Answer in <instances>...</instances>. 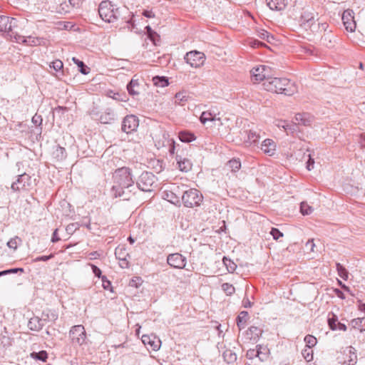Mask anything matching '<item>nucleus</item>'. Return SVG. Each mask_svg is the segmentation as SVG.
<instances>
[{
  "label": "nucleus",
  "instance_id": "23",
  "mask_svg": "<svg viewBox=\"0 0 365 365\" xmlns=\"http://www.w3.org/2000/svg\"><path fill=\"white\" fill-rule=\"evenodd\" d=\"M266 2L272 10L282 11L287 6V0H266Z\"/></svg>",
  "mask_w": 365,
  "mask_h": 365
},
{
  "label": "nucleus",
  "instance_id": "34",
  "mask_svg": "<svg viewBox=\"0 0 365 365\" xmlns=\"http://www.w3.org/2000/svg\"><path fill=\"white\" fill-rule=\"evenodd\" d=\"M274 125L279 128H282L287 133L292 130V125H290L287 120L276 119L274 120Z\"/></svg>",
  "mask_w": 365,
  "mask_h": 365
},
{
  "label": "nucleus",
  "instance_id": "44",
  "mask_svg": "<svg viewBox=\"0 0 365 365\" xmlns=\"http://www.w3.org/2000/svg\"><path fill=\"white\" fill-rule=\"evenodd\" d=\"M302 354L307 361H311L313 359V351L310 347L306 346V348L302 350Z\"/></svg>",
  "mask_w": 365,
  "mask_h": 365
},
{
  "label": "nucleus",
  "instance_id": "47",
  "mask_svg": "<svg viewBox=\"0 0 365 365\" xmlns=\"http://www.w3.org/2000/svg\"><path fill=\"white\" fill-rule=\"evenodd\" d=\"M304 342L306 343V346L312 348L317 344V339L312 335H307L304 337Z\"/></svg>",
  "mask_w": 365,
  "mask_h": 365
},
{
  "label": "nucleus",
  "instance_id": "6",
  "mask_svg": "<svg viewBox=\"0 0 365 365\" xmlns=\"http://www.w3.org/2000/svg\"><path fill=\"white\" fill-rule=\"evenodd\" d=\"M203 197L199 190L191 188L184 192L182 196L183 205L187 207L199 206L202 202Z\"/></svg>",
  "mask_w": 365,
  "mask_h": 365
},
{
  "label": "nucleus",
  "instance_id": "42",
  "mask_svg": "<svg viewBox=\"0 0 365 365\" xmlns=\"http://www.w3.org/2000/svg\"><path fill=\"white\" fill-rule=\"evenodd\" d=\"M164 197L174 205L180 202L179 197L173 192H165Z\"/></svg>",
  "mask_w": 365,
  "mask_h": 365
},
{
  "label": "nucleus",
  "instance_id": "15",
  "mask_svg": "<svg viewBox=\"0 0 365 365\" xmlns=\"http://www.w3.org/2000/svg\"><path fill=\"white\" fill-rule=\"evenodd\" d=\"M344 26L347 31L354 32L356 27L354 20V11L351 9L345 10L341 16Z\"/></svg>",
  "mask_w": 365,
  "mask_h": 365
},
{
  "label": "nucleus",
  "instance_id": "16",
  "mask_svg": "<svg viewBox=\"0 0 365 365\" xmlns=\"http://www.w3.org/2000/svg\"><path fill=\"white\" fill-rule=\"evenodd\" d=\"M167 263L173 268L182 269L186 265V258L179 253L170 254Z\"/></svg>",
  "mask_w": 365,
  "mask_h": 365
},
{
  "label": "nucleus",
  "instance_id": "48",
  "mask_svg": "<svg viewBox=\"0 0 365 365\" xmlns=\"http://www.w3.org/2000/svg\"><path fill=\"white\" fill-rule=\"evenodd\" d=\"M73 61L80 68V71L83 74H87L88 73V68L86 66L84 63L78 58L73 57L72 58Z\"/></svg>",
  "mask_w": 365,
  "mask_h": 365
},
{
  "label": "nucleus",
  "instance_id": "52",
  "mask_svg": "<svg viewBox=\"0 0 365 365\" xmlns=\"http://www.w3.org/2000/svg\"><path fill=\"white\" fill-rule=\"evenodd\" d=\"M329 326L330 327L331 329L335 330L337 329V319L336 316L333 315L331 318H329L328 319Z\"/></svg>",
  "mask_w": 365,
  "mask_h": 365
},
{
  "label": "nucleus",
  "instance_id": "63",
  "mask_svg": "<svg viewBox=\"0 0 365 365\" xmlns=\"http://www.w3.org/2000/svg\"><path fill=\"white\" fill-rule=\"evenodd\" d=\"M335 294L340 299H344L346 298L344 294L339 289H335L334 290Z\"/></svg>",
  "mask_w": 365,
  "mask_h": 365
},
{
  "label": "nucleus",
  "instance_id": "37",
  "mask_svg": "<svg viewBox=\"0 0 365 365\" xmlns=\"http://www.w3.org/2000/svg\"><path fill=\"white\" fill-rule=\"evenodd\" d=\"M115 255L118 259H123L124 261L129 256L125 248L123 247H118L115 250Z\"/></svg>",
  "mask_w": 365,
  "mask_h": 365
},
{
  "label": "nucleus",
  "instance_id": "25",
  "mask_svg": "<svg viewBox=\"0 0 365 365\" xmlns=\"http://www.w3.org/2000/svg\"><path fill=\"white\" fill-rule=\"evenodd\" d=\"M178 138L183 143H190L196 139L195 134L187 130L180 131Z\"/></svg>",
  "mask_w": 365,
  "mask_h": 365
},
{
  "label": "nucleus",
  "instance_id": "64",
  "mask_svg": "<svg viewBox=\"0 0 365 365\" xmlns=\"http://www.w3.org/2000/svg\"><path fill=\"white\" fill-rule=\"evenodd\" d=\"M60 240V238L58 236V229H56L53 233L51 242H56Z\"/></svg>",
  "mask_w": 365,
  "mask_h": 365
},
{
  "label": "nucleus",
  "instance_id": "57",
  "mask_svg": "<svg viewBox=\"0 0 365 365\" xmlns=\"http://www.w3.org/2000/svg\"><path fill=\"white\" fill-rule=\"evenodd\" d=\"M18 272H24V269H22V268H14V269H11L2 271V272H0V276L4 275V274H11V273H17Z\"/></svg>",
  "mask_w": 365,
  "mask_h": 365
},
{
  "label": "nucleus",
  "instance_id": "54",
  "mask_svg": "<svg viewBox=\"0 0 365 365\" xmlns=\"http://www.w3.org/2000/svg\"><path fill=\"white\" fill-rule=\"evenodd\" d=\"M270 234L272 235V236L273 237V238L276 240H277L278 239H279L280 237H282L283 236V234L282 232H281L277 228H272L271 231H270Z\"/></svg>",
  "mask_w": 365,
  "mask_h": 365
},
{
  "label": "nucleus",
  "instance_id": "12",
  "mask_svg": "<svg viewBox=\"0 0 365 365\" xmlns=\"http://www.w3.org/2000/svg\"><path fill=\"white\" fill-rule=\"evenodd\" d=\"M314 18L315 16L312 8H304L299 19L300 26L306 30H312V27L315 24Z\"/></svg>",
  "mask_w": 365,
  "mask_h": 365
},
{
  "label": "nucleus",
  "instance_id": "60",
  "mask_svg": "<svg viewBox=\"0 0 365 365\" xmlns=\"http://www.w3.org/2000/svg\"><path fill=\"white\" fill-rule=\"evenodd\" d=\"M168 143H169V153L171 155H173L175 153V140L173 139H170L168 140Z\"/></svg>",
  "mask_w": 365,
  "mask_h": 365
},
{
  "label": "nucleus",
  "instance_id": "8",
  "mask_svg": "<svg viewBox=\"0 0 365 365\" xmlns=\"http://www.w3.org/2000/svg\"><path fill=\"white\" fill-rule=\"evenodd\" d=\"M184 59L192 68H200L205 64L206 56L204 53L194 50L187 52Z\"/></svg>",
  "mask_w": 365,
  "mask_h": 365
},
{
  "label": "nucleus",
  "instance_id": "3",
  "mask_svg": "<svg viewBox=\"0 0 365 365\" xmlns=\"http://www.w3.org/2000/svg\"><path fill=\"white\" fill-rule=\"evenodd\" d=\"M260 138V135L256 130L243 128L236 137V142L239 145H242L245 147H250L258 143Z\"/></svg>",
  "mask_w": 365,
  "mask_h": 365
},
{
  "label": "nucleus",
  "instance_id": "31",
  "mask_svg": "<svg viewBox=\"0 0 365 365\" xmlns=\"http://www.w3.org/2000/svg\"><path fill=\"white\" fill-rule=\"evenodd\" d=\"M227 167L232 172H237L241 168V162L239 159H232L227 162Z\"/></svg>",
  "mask_w": 365,
  "mask_h": 365
},
{
  "label": "nucleus",
  "instance_id": "39",
  "mask_svg": "<svg viewBox=\"0 0 365 365\" xmlns=\"http://www.w3.org/2000/svg\"><path fill=\"white\" fill-rule=\"evenodd\" d=\"M222 262L229 272H233L236 269L237 265L231 259L224 257Z\"/></svg>",
  "mask_w": 365,
  "mask_h": 365
},
{
  "label": "nucleus",
  "instance_id": "29",
  "mask_svg": "<svg viewBox=\"0 0 365 365\" xmlns=\"http://www.w3.org/2000/svg\"><path fill=\"white\" fill-rule=\"evenodd\" d=\"M249 318V314L247 312H241L237 318V325L240 329H244L247 321Z\"/></svg>",
  "mask_w": 365,
  "mask_h": 365
},
{
  "label": "nucleus",
  "instance_id": "5",
  "mask_svg": "<svg viewBox=\"0 0 365 365\" xmlns=\"http://www.w3.org/2000/svg\"><path fill=\"white\" fill-rule=\"evenodd\" d=\"M98 14L106 22H113L117 19L118 9L109 1H102L98 6Z\"/></svg>",
  "mask_w": 365,
  "mask_h": 365
},
{
  "label": "nucleus",
  "instance_id": "27",
  "mask_svg": "<svg viewBox=\"0 0 365 365\" xmlns=\"http://www.w3.org/2000/svg\"><path fill=\"white\" fill-rule=\"evenodd\" d=\"M58 318V314L56 310L47 309L42 313V319L45 321L55 322Z\"/></svg>",
  "mask_w": 365,
  "mask_h": 365
},
{
  "label": "nucleus",
  "instance_id": "58",
  "mask_svg": "<svg viewBox=\"0 0 365 365\" xmlns=\"http://www.w3.org/2000/svg\"><path fill=\"white\" fill-rule=\"evenodd\" d=\"M78 224H76V223H71L69 225H67L66 227V231L69 234H71L73 233L75 230H76L77 229H78Z\"/></svg>",
  "mask_w": 365,
  "mask_h": 365
},
{
  "label": "nucleus",
  "instance_id": "18",
  "mask_svg": "<svg viewBox=\"0 0 365 365\" xmlns=\"http://www.w3.org/2000/svg\"><path fill=\"white\" fill-rule=\"evenodd\" d=\"M142 342L148 349H151L153 351L158 350L160 346V340L153 335H143Z\"/></svg>",
  "mask_w": 365,
  "mask_h": 365
},
{
  "label": "nucleus",
  "instance_id": "1",
  "mask_svg": "<svg viewBox=\"0 0 365 365\" xmlns=\"http://www.w3.org/2000/svg\"><path fill=\"white\" fill-rule=\"evenodd\" d=\"M264 90L274 93H283L292 96L297 91V86L286 78L271 77L262 83Z\"/></svg>",
  "mask_w": 365,
  "mask_h": 365
},
{
  "label": "nucleus",
  "instance_id": "14",
  "mask_svg": "<svg viewBox=\"0 0 365 365\" xmlns=\"http://www.w3.org/2000/svg\"><path fill=\"white\" fill-rule=\"evenodd\" d=\"M18 43H24L27 46H46L48 41L43 38L35 37V36H19L16 38Z\"/></svg>",
  "mask_w": 365,
  "mask_h": 365
},
{
  "label": "nucleus",
  "instance_id": "53",
  "mask_svg": "<svg viewBox=\"0 0 365 365\" xmlns=\"http://www.w3.org/2000/svg\"><path fill=\"white\" fill-rule=\"evenodd\" d=\"M145 29H146V32H147V34H148L149 38L152 41L155 42V36H158L157 34L155 31H153L149 26H147L145 27Z\"/></svg>",
  "mask_w": 365,
  "mask_h": 365
},
{
  "label": "nucleus",
  "instance_id": "21",
  "mask_svg": "<svg viewBox=\"0 0 365 365\" xmlns=\"http://www.w3.org/2000/svg\"><path fill=\"white\" fill-rule=\"evenodd\" d=\"M176 160L178 168L180 171L187 172L191 170L192 164L190 159L177 155Z\"/></svg>",
  "mask_w": 365,
  "mask_h": 365
},
{
  "label": "nucleus",
  "instance_id": "13",
  "mask_svg": "<svg viewBox=\"0 0 365 365\" xmlns=\"http://www.w3.org/2000/svg\"><path fill=\"white\" fill-rule=\"evenodd\" d=\"M139 125V120L134 115H126L122 122V130L126 133H130L136 130Z\"/></svg>",
  "mask_w": 365,
  "mask_h": 365
},
{
  "label": "nucleus",
  "instance_id": "11",
  "mask_svg": "<svg viewBox=\"0 0 365 365\" xmlns=\"http://www.w3.org/2000/svg\"><path fill=\"white\" fill-rule=\"evenodd\" d=\"M31 176L26 173L19 175L17 180L11 184V188L13 191H28L31 187Z\"/></svg>",
  "mask_w": 365,
  "mask_h": 365
},
{
  "label": "nucleus",
  "instance_id": "41",
  "mask_svg": "<svg viewBox=\"0 0 365 365\" xmlns=\"http://www.w3.org/2000/svg\"><path fill=\"white\" fill-rule=\"evenodd\" d=\"M22 240L20 237L16 236L11 238L8 242L7 246L14 250H16L18 246L21 243Z\"/></svg>",
  "mask_w": 365,
  "mask_h": 365
},
{
  "label": "nucleus",
  "instance_id": "38",
  "mask_svg": "<svg viewBox=\"0 0 365 365\" xmlns=\"http://www.w3.org/2000/svg\"><path fill=\"white\" fill-rule=\"evenodd\" d=\"M88 265L91 266L92 271H93V274H95V276L101 279L102 283H103V287L105 288L106 287V286H105L106 277L102 275L101 270L98 267H96V265H94L93 264L89 263Z\"/></svg>",
  "mask_w": 365,
  "mask_h": 365
},
{
  "label": "nucleus",
  "instance_id": "20",
  "mask_svg": "<svg viewBox=\"0 0 365 365\" xmlns=\"http://www.w3.org/2000/svg\"><path fill=\"white\" fill-rule=\"evenodd\" d=\"M190 99L191 96L189 92L185 90H181L175 93L174 104L175 106H184Z\"/></svg>",
  "mask_w": 365,
  "mask_h": 365
},
{
  "label": "nucleus",
  "instance_id": "36",
  "mask_svg": "<svg viewBox=\"0 0 365 365\" xmlns=\"http://www.w3.org/2000/svg\"><path fill=\"white\" fill-rule=\"evenodd\" d=\"M336 268L338 275L344 280H347L349 277V272L346 269L341 265L340 263L336 264Z\"/></svg>",
  "mask_w": 365,
  "mask_h": 365
},
{
  "label": "nucleus",
  "instance_id": "43",
  "mask_svg": "<svg viewBox=\"0 0 365 365\" xmlns=\"http://www.w3.org/2000/svg\"><path fill=\"white\" fill-rule=\"evenodd\" d=\"M222 291L226 294L227 296L232 295L235 292V287L230 283H223L221 286Z\"/></svg>",
  "mask_w": 365,
  "mask_h": 365
},
{
  "label": "nucleus",
  "instance_id": "55",
  "mask_svg": "<svg viewBox=\"0 0 365 365\" xmlns=\"http://www.w3.org/2000/svg\"><path fill=\"white\" fill-rule=\"evenodd\" d=\"M256 355H257V350H256V349H250L246 353L247 358L250 360L255 359Z\"/></svg>",
  "mask_w": 365,
  "mask_h": 365
},
{
  "label": "nucleus",
  "instance_id": "10",
  "mask_svg": "<svg viewBox=\"0 0 365 365\" xmlns=\"http://www.w3.org/2000/svg\"><path fill=\"white\" fill-rule=\"evenodd\" d=\"M155 175L149 172H143L139 177L136 184L140 190L150 192L154 187Z\"/></svg>",
  "mask_w": 365,
  "mask_h": 365
},
{
  "label": "nucleus",
  "instance_id": "32",
  "mask_svg": "<svg viewBox=\"0 0 365 365\" xmlns=\"http://www.w3.org/2000/svg\"><path fill=\"white\" fill-rule=\"evenodd\" d=\"M28 326L31 330L34 331H38L42 328L41 319L38 317L31 318L29 322Z\"/></svg>",
  "mask_w": 365,
  "mask_h": 365
},
{
  "label": "nucleus",
  "instance_id": "56",
  "mask_svg": "<svg viewBox=\"0 0 365 365\" xmlns=\"http://www.w3.org/2000/svg\"><path fill=\"white\" fill-rule=\"evenodd\" d=\"M74 26L71 22H59L58 27L59 29H63L65 30H71Z\"/></svg>",
  "mask_w": 365,
  "mask_h": 365
},
{
  "label": "nucleus",
  "instance_id": "30",
  "mask_svg": "<svg viewBox=\"0 0 365 365\" xmlns=\"http://www.w3.org/2000/svg\"><path fill=\"white\" fill-rule=\"evenodd\" d=\"M215 120V115L210 111H203L200 117V121L202 124H205L208 121H213Z\"/></svg>",
  "mask_w": 365,
  "mask_h": 365
},
{
  "label": "nucleus",
  "instance_id": "59",
  "mask_svg": "<svg viewBox=\"0 0 365 365\" xmlns=\"http://www.w3.org/2000/svg\"><path fill=\"white\" fill-rule=\"evenodd\" d=\"M314 160L312 158L311 155H309V159L307 162V169L311 170L314 168Z\"/></svg>",
  "mask_w": 365,
  "mask_h": 365
},
{
  "label": "nucleus",
  "instance_id": "24",
  "mask_svg": "<svg viewBox=\"0 0 365 365\" xmlns=\"http://www.w3.org/2000/svg\"><path fill=\"white\" fill-rule=\"evenodd\" d=\"M262 331L257 327H251L247 331L246 334L250 340L256 341L262 335Z\"/></svg>",
  "mask_w": 365,
  "mask_h": 365
},
{
  "label": "nucleus",
  "instance_id": "4",
  "mask_svg": "<svg viewBox=\"0 0 365 365\" xmlns=\"http://www.w3.org/2000/svg\"><path fill=\"white\" fill-rule=\"evenodd\" d=\"M69 339L73 346H81L87 343V334L83 325H74L69 330Z\"/></svg>",
  "mask_w": 365,
  "mask_h": 365
},
{
  "label": "nucleus",
  "instance_id": "50",
  "mask_svg": "<svg viewBox=\"0 0 365 365\" xmlns=\"http://www.w3.org/2000/svg\"><path fill=\"white\" fill-rule=\"evenodd\" d=\"M142 284V279L139 277H134L130 281V286L134 287H138Z\"/></svg>",
  "mask_w": 365,
  "mask_h": 365
},
{
  "label": "nucleus",
  "instance_id": "28",
  "mask_svg": "<svg viewBox=\"0 0 365 365\" xmlns=\"http://www.w3.org/2000/svg\"><path fill=\"white\" fill-rule=\"evenodd\" d=\"M139 82L136 79H132L127 86V89L130 95L136 96L139 94Z\"/></svg>",
  "mask_w": 365,
  "mask_h": 365
},
{
  "label": "nucleus",
  "instance_id": "40",
  "mask_svg": "<svg viewBox=\"0 0 365 365\" xmlns=\"http://www.w3.org/2000/svg\"><path fill=\"white\" fill-rule=\"evenodd\" d=\"M153 81L154 84L157 86L165 87L169 85L168 80L165 77L156 76L153 78Z\"/></svg>",
  "mask_w": 365,
  "mask_h": 365
},
{
  "label": "nucleus",
  "instance_id": "35",
  "mask_svg": "<svg viewBox=\"0 0 365 365\" xmlns=\"http://www.w3.org/2000/svg\"><path fill=\"white\" fill-rule=\"evenodd\" d=\"M31 357L35 360H39L42 361H46L48 359V353L46 351H41L39 352L31 353Z\"/></svg>",
  "mask_w": 365,
  "mask_h": 365
},
{
  "label": "nucleus",
  "instance_id": "26",
  "mask_svg": "<svg viewBox=\"0 0 365 365\" xmlns=\"http://www.w3.org/2000/svg\"><path fill=\"white\" fill-rule=\"evenodd\" d=\"M350 324L352 328L363 332L365 331V317L354 319L351 321Z\"/></svg>",
  "mask_w": 365,
  "mask_h": 365
},
{
  "label": "nucleus",
  "instance_id": "61",
  "mask_svg": "<svg viewBox=\"0 0 365 365\" xmlns=\"http://www.w3.org/2000/svg\"><path fill=\"white\" fill-rule=\"evenodd\" d=\"M41 122H42V118H41V115H35L32 118V123L34 124H35L36 125H40L41 123Z\"/></svg>",
  "mask_w": 365,
  "mask_h": 365
},
{
  "label": "nucleus",
  "instance_id": "9",
  "mask_svg": "<svg viewBox=\"0 0 365 365\" xmlns=\"http://www.w3.org/2000/svg\"><path fill=\"white\" fill-rule=\"evenodd\" d=\"M270 68L265 65L257 66L251 70L252 81L255 83H264L267 78H270Z\"/></svg>",
  "mask_w": 365,
  "mask_h": 365
},
{
  "label": "nucleus",
  "instance_id": "7",
  "mask_svg": "<svg viewBox=\"0 0 365 365\" xmlns=\"http://www.w3.org/2000/svg\"><path fill=\"white\" fill-rule=\"evenodd\" d=\"M341 365H355L357 362L356 350L351 346L345 348L336 358Z\"/></svg>",
  "mask_w": 365,
  "mask_h": 365
},
{
  "label": "nucleus",
  "instance_id": "22",
  "mask_svg": "<svg viewBox=\"0 0 365 365\" xmlns=\"http://www.w3.org/2000/svg\"><path fill=\"white\" fill-rule=\"evenodd\" d=\"M14 21H16V19L14 18L0 16V31L6 32L11 30Z\"/></svg>",
  "mask_w": 365,
  "mask_h": 365
},
{
  "label": "nucleus",
  "instance_id": "49",
  "mask_svg": "<svg viewBox=\"0 0 365 365\" xmlns=\"http://www.w3.org/2000/svg\"><path fill=\"white\" fill-rule=\"evenodd\" d=\"M257 36L259 38L267 40L268 42H270V39L274 38L272 36H270L269 34L264 29L259 30L257 31Z\"/></svg>",
  "mask_w": 365,
  "mask_h": 365
},
{
  "label": "nucleus",
  "instance_id": "46",
  "mask_svg": "<svg viewBox=\"0 0 365 365\" xmlns=\"http://www.w3.org/2000/svg\"><path fill=\"white\" fill-rule=\"evenodd\" d=\"M50 68H53L56 72H58L63 69V63L61 60L56 59L51 63Z\"/></svg>",
  "mask_w": 365,
  "mask_h": 365
},
{
  "label": "nucleus",
  "instance_id": "51",
  "mask_svg": "<svg viewBox=\"0 0 365 365\" xmlns=\"http://www.w3.org/2000/svg\"><path fill=\"white\" fill-rule=\"evenodd\" d=\"M249 45L252 48H259V47L265 46V44L264 43L259 41L258 40H256V39H251L249 41Z\"/></svg>",
  "mask_w": 365,
  "mask_h": 365
},
{
  "label": "nucleus",
  "instance_id": "19",
  "mask_svg": "<svg viewBox=\"0 0 365 365\" xmlns=\"http://www.w3.org/2000/svg\"><path fill=\"white\" fill-rule=\"evenodd\" d=\"M276 148L277 143L270 138L264 140L260 146V149L262 152L268 156H273L275 154Z\"/></svg>",
  "mask_w": 365,
  "mask_h": 365
},
{
  "label": "nucleus",
  "instance_id": "17",
  "mask_svg": "<svg viewBox=\"0 0 365 365\" xmlns=\"http://www.w3.org/2000/svg\"><path fill=\"white\" fill-rule=\"evenodd\" d=\"M314 118L308 113H299L295 115L292 122L295 125H302L304 126H310L314 122Z\"/></svg>",
  "mask_w": 365,
  "mask_h": 365
},
{
  "label": "nucleus",
  "instance_id": "62",
  "mask_svg": "<svg viewBox=\"0 0 365 365\" xmlns=\"http://www.w3.org/2000/svg\"><path fill=\"white\" fill-rule=\"evenodd\" d=\"M100 257V254L98 252H92L88 255V258L91 260L98 259Z\"/></svg>",
  "mask_w": 365,
  "mask_h": 365
},
{
  "label": "nucleus",
  "instance_id": "33",
  "mask_svg": "<svg viewBox=\"0 0 365 365\" xmlns=\"http://www.w3.org/2000/svg\"><path fill=\"white\" fill-rule=\"evenodd\" d=\"M256 350H257V355H256V358H257L259 361H263L266 358H267V349L266 347L257 345L256 346Z\"/></svg>",
  "mask_w": 365,
  "mask_h": 365
},
{
  "label": "nucleus",
  "instance_id": "45",
  "mask_svg": "<svg viewBox=\"0 0 365 365\" xmlns=\"http://www.w3.org/2000/svg\"><path fill=\"white\" fill-rule=\"evenodd\" d=\"M313 211V208L307 202H302L300 205V212L303 215H310Z\"/></svg>",
  "mask_w": 365,
  "mask_h": 365
},
{
  "label": "nucleus",
  "instance_id": "2",
  "mask_svg": "<svg viewBox=\"0 0 365 365\" xmlns=\"http://www.w3.org/2000/svg\"><path fill=\"white\" fill-rule=\"evenodd\" d=\"M113 185L111 191L115 197H121L124 190L133 185L134 180L130 168L123 167L115 170L113 175Z\"/></svg>",
  "mask_w": 365,
  "mask_h": 365
}]
</instances>
